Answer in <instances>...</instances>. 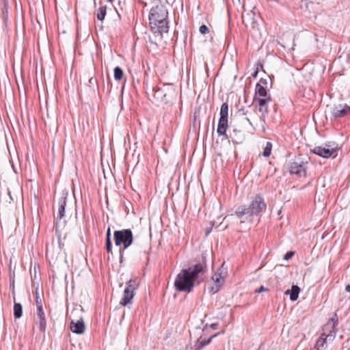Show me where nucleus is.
Instances as JSON below:
<instances>
[{
    "label": "nucleus",
    "instance_id": "obj_1",
    "mask_svg": "<svg viewBox=\"0 0 350 350\" xmlns=\"http://www.w3.org/2000/svg\"><path fill=\"white\" fill-rule=\"evenodd\" d=\"M206 269V259L202 256V261L187 269H182L174 281L176 290L180 292H191L198 275L205 272Z\"/></svg>",
    "mask_w": 350,
    "mask_h": 350
},
{
    "label": "nucleus",
    "instance_id": "obj_2",
    "mask_svg": "<svg viewBox=\"0 0 350 350\" xmlns=\"http://www.w3.org/2000/svg\"><path fill=\"white\" fill-rule=\"evenodd\" d=\"M266 209L267 204L264 198L258 194L252 198L248 206H238L235 211V215L239 219L245 217L247 219L248 217L259 215L265 212Z\"/></svg>",
    "mask_w": 350,
    "mask_h": 350
},
{
    "label": "nucleus",
    "instance_id": "obj_3",
    "mask_svg": "<svg viewBox=\"0 0 350 350\" xmlns=\"http://www.w3.org/2000/svg\"><path fill=\"white\" fill-rule=\"evenodd\" d=\"M147 93L148 95H152L153 102L157 105H163L170 101L175 95V89L172 84H163L161 87H152L151 93Z\"/></svg>",
    "mask_w": 350,
    "mask_h": 350
},
{
    "label": "nucleus",
    "instance_id": "obj_4",
    "mask_svg": "<svg viewBox=\"0 0 350 350\" xmlns=\"http://www.w3.org/2000/svg\"><path fill=\"white\" fill-rule=\"evenodd\" d=\"M114 243L116 246L125 250L133 242V234L131 229L116 230L113 233Z\"/></svg>",
    "mask_w": 350,
    "mask_h": 350
},
{
    "label": "nucleus",
    "instance_id": "obj_5",
    "mask_svg": "<svg viewBox=\"0 0 350 350\" xmlns=\"http://www.w3.org/2000/svg\"><path fill=\"white\" fill-rule=\"evenodd\" d=\"M308 164V158L302 155L296 157L289 163L288 170L291 174H296L300 177L306 176V169Z\"/></svg>",
    "mask_w": 350,
    "mask_h": 350
},
{
    "label": "nucleus",
    "instance_id": "obj_6",
    "mask_svg": "<svg viewBox=\"0 0 350 350\" xmlns=\"http://www.w3.org/2000/svg\"><path fill=\"white\" fill-rule=\"evenodd\" d=\"M149 21L154 42L162 40L163 33H167L169 31L168 20L165 19L160 21L159 19H154Z\"/></svg>",
    "mask_w": 350,
    "mask_h": 350
},
{
    "label": "nucleus",
    "instance_id": "obj_7",
    "mask_svg": "<svg viewBox=\"0 0 350 350\" xmlns=\"http://www.w3.org/2000/svg\"><path fill=\"white\" fill-rule=\"evenodd\" d=\"M224 264L221 266V267L217 270V272L213 274L211 277V280L213 282V285L208 288V292L211 294L217 293L225 281V277L226 275V269L224 268Z\"/></svg>",
    "mask_w": 350,
    "mask_h": 350
},
{
    "label": "nucleus",
    "instance_id": "obj_8",
    "mask_svg": "<svg viewBox=\"0 0 350 350\" xmlns=\"http://www.w3.org/2000/svg\"><path fill=\"white\" fill-rule=\"evenodd\" d=\"M136 278H131L126 283V287L124 291V294L120 304L122 306H127L133 303V299L135 295V291L137 288Z\"/></svg>",
    "mask_w": 350,
    "mask_h": 350
},
{
    "label": "nucleus",
    "instance_id": "obj_9",
    "mask_svg": "<svg viewBox=\"0 0 350 350\" xmlns=\"http://www.w3.org/2000/svg\"><path fill=\"white\" fill-rule=\"evenodd\" d=\"M220 118L218 122L217 133L218 135H225L226 138L228 139L226 135V129L228 127V104L224 103L220 109Z\"/></svg>",
    "mask_w": 350,
    "mask_h": 350
},
{
    "label": "nucleus",
    "instance_id": "obj_10",
    "mask_svg": "<svg viewBox=\"0 0 350 350\" xmlns=\"http://www.w3.org/2000/svg\"><path fill=\"white\" fill-rule=\"evenodd\" d=\"M337 150V145L335 143L329 142L324 146H315L311 152L323 158H329Z\"/></svg>",
    "mask_w": 350,
    "mask_h": 350
},
{
    "label": "nucleus",
    "instance_id": "obj_11",
    "mask_svg": "<svg viewBox=\"0 0 350 350\" xmlns=\"http://www.w3.org/2000/svg\"><path fill=\"white\" fill-rule=\"evenodd\" d=\"M167 10L166 8L161 3L156 4L150 10L149 20H165L167 19Z\"/></svg>",
    "mask_w": 350,
    "mask_h": 350
},
{
    "label": "nucleus",
    "instance_id": "obj_12",
    "mask_svg": "<svg viewBox=\"0 0 350 350\" xmlns=\"http://www.w3.org/2000/svg\"><path fill=\"white\" fill-rule=\"evenodd\" d=\"M271 100V96L265 98H254V101L258 103V109L261 113V118L265 116L269 113L268 104Z\"/></svg>",
    "mask_w": 350,
    "mask_h": 350
},
{
    "label": "nucleus",
    "instance_id": "obj_13",
    "mask_svg": "<svg viewBox=\"0 0 350 350\" xmlns=\"http://www.w3.org/2000/svg\"><path fill=\"white\" fill-rule=\"evenodd\" d=\"M350 113V107L347 104L334 105L332 109V115L334 118H342Z\"/></svg>",
    "mask_w": 350,
    "mask_h": 350
},
{
    "label": "nucleus",
    "instance_id": "obj_14",
    "mask_svg": "<svg viewBox=\"0 0 350 350\" xmlns=\"http://www.w3.org/2000/svg\"><path fill=\"white\" fill-rule=\"evenodd\" d=\"M70 329L75 334H83L85 329L83 317H80L78 319H72L70 322Z\"/></svg>",
    "mask_w": 350,
    "mask_h": 350
},
{
    "label": "nucleus",
    "instance_id": "obj_15",
    "mask_svg": "<svg viewBox=\"0 0 350 350\" xmlns=\"http://www.w3.org/2000/svg\"><path fill=\"white\" fill-rule=\"evenodd\" d=\"M267 82L266 79H261L258 83H256L255 88V97L254 98H265L269 97L270 95H268L266 85Z\"/></svg>",
    "mask_w": 350,
    "mask_h": 350
},
{
    "label": "nucleus",
    "instance_id": "obj_16",
    "mask_svg": "<svg viewBox=\"0 0 350 350\" xmlns=\"http://www.w3.org/2000/svg\"><path fill=\"white\" fill-rule=\"evenodd\" d=\"M36 323L38 325L41 332L44 333L46 327V321L45 314L42 308H39L36 311Z\"/></svg>",
    "mask_w": 350,
    "mask_h": 350
},
{
    "label": "nucleus",
    "instance_id": "obj_17",
    "mask_svg": "<svg viewBox=\"0 0 350 350\" xmlns=\"http://www.w3.org/2000/svg\"><path fill=\"white\" fill-rule=\"evenodd\" d=\"M66 198V196L63 193L57 200V218L59 219H61L64 217Z\"/></svg>",
    "mask_w": 350,
    "mask_h": 350
},
{
    "label": "nucleus",
    "instance_id": "obj_18",
    "mask_svg": "<svg viewBox=\"0 0 350 350\" xmlns=\"http://www.w3.org/2000/svg\"><path fill=\"white\" fill-rule=\"evenodd\" d=\"M221 333H224V331H222ZM221 332H218L206 340H202V337H200L196 342L194 345V350H202L205 346L211 343L213 338L219 336Z\"/></svg>",
    "mask_w": 350,
    "mask_h": 350
},
{
    "label": "nucleus",
    "instance_id": "obj_19",
    "mask_svg": "<svg viewBox=\"0 0 350 350\" xmlns=\"http://www.w3.org/2000/svg\"><path fill=\"white\" fill-rule=\"evenodd\" d=\"M329 335H326L325 333H323L321 336L317 339L314 349H317L318 350H325L327 345H326V340L327 338Z\"/></svg>",
    "mask_w": 350,
    "mask_h": 350
},
{
    "label": "nucleus",
    "instance_id": "obj_20",
    "mask_svg": "<svg viewBox=\"0 0 350 350\" xmlns=\"http://www.w3.org/2000/svg\"><path fill=\"white\" fill-rule=\"evenodd\" d=\"M300 292V288L297 285H293L291 290H287L285 294L290 295V299L291 301H296L298 299Z\"/></svg>",
    "mask_w": 350,
    "mask_h": 350
},
{
    "label": "nucleus",
    "instance_id": "obj_21",
    "mask_svg": "<svg viewBox=\"0 0 350 350\" xmlns=\"http://www.w3.org/2000/svg\"><path fill=\"white\" fill-rule=\"evenodd\" d=\"M107 14V7L105 5H101L96 10V17L99 21H103Z\"/></svg>",
    "mask_w": 350,
    "mask_h": 350
},
{
    "label": "nucleus",
    "instance_id": "obj_22",
    "mask_svg": "<svg viewBox=\"0 0 350 350\" xmlns=\"http://www.w3.org/2000/svg\"><path fill=\"white\" fill-rule=\"evenodd\" d=\"M23 315V307L19 303L14 302V316L16 319H19Z\"/></svg>",
    "mask_w": 350,
    "mask_h": 350
},
{
    "label": "nucleus",
    "instance_id": "obj_23",
    "mask_svg": "<svg viewBox=\"0 0 350 350\" xmlns=\"http://www.w3.org/2000/svg\"><path fill=\"white\" fill-rule=\"evenodd\" d=\"M106 250L107 252H111L112 245L111 241V229L108 228L106 233Z\"/></svg>",
    "mask_w": 350,
    "mask_h": 350
},
{
    "label": "nucleus",
    "instance_id": "obj_24",
    "mask_svg": "<svg viewBox=\"0 0 350 350\" xmlns=\"http://www.w3.org/2000/svg\"><path fill=\"white\" fill-rule=\"evenodd\" d=\"M123 70L119 66H116L114 68V79L117 81L122 79L123 77Z\"/></svg>",
    "mask_w": 350,
    "mask_h": 350
},
{
    "label": "nucleus",
    "instance_id": "obj_25",
    "mask_svg": "<svg viewBox=\"0 0 350 350\" xmlns=\"http://www.w3.org/2000/svg\"><path fill=\"white\" fill-rule=\"evenodd\" d=\"M271 149H272V144L269 142H267L266 143L265 147L264 148V150L262 152L263 156L265 157H269L271 154Z\"/></svg>",
    "mask_w": 350,
    "mask_h": 350
},
{
    "label": "nucleus",
    "instance_id": "obj_26",
    "mask_svg": "<svg viewBox=\"0 0 350 350\" xmlns=\"http://www.w3.org/2000/svg\"><path fill=\"white\" fill-rule=\"evenodd\" d=\"M338 324V319L336 314H334V317L331 318L327 324V327H331L333 329H334L335 326Z\"/></svg>",
    "mask_w": 350,
    "mask_h": 350
},
{
    "label": "nucleus",
    "instance_id": "obj_27",
    "mask_svg": "<svg viewBox=\"0 0 350 350\" xmlns=\"http://www.w3.org/2000/svg\"><path fill=\"white\" fill-rule=\"evenodd\" d=\"M111 12L113 14V20L114 21H119L120 20V14L118 12L117 10L114 8L113 10L109 9V12Z\"/></svg>",
    "mask_w": 350,
    "mask_h": 350
},
{
    "label": "nucleus",
    "instance_id": "obj_28",
    "mask_svg": "<svg viewBox=\"0 0 350 350\" xmlns=\"http://www.w3.org/2000/svg\"><path fill=\"white\" fill-rule=\"evenodd\" d=\"M199 31L202 34H205L208 32V29L206 25H202L200 27Z\"/></svg>",
    "mask_w": 350,
    "mask_h": 350
},
{
    "label": "nucleus",
    "instance_id": "obj_29",
    "mask_svg": "<svg viewBox=\"0 0 350 350\" xmlns=\"http://www.w3.org/2000/svg\"><path fill=\"white\" fill-rule=\"evenodd\" d=\"M9 279L10 281H15V272L12 270V267L10 265V273H9Z\"/></svg>",
    "mask_w": 350,
    "mask_h": 350
},
{
    "label": "nucleus",
    "instance_id": "obj_30",
    "mask_svg": "<svg viewBox=\"0 0 350 350\" xmlns=\"http://www.w3.org/2000/svg\"><path fill=\"white\" fill-rule=\"evenodd\" d=\"M294 252H288L284 256V259L287 260H289L290 258H291L293 257V256L294 255Z\"/></svg>",
    "mask_w": 350,
    "mask_h": 350
},
{
    "label": "nucleus",
    "instance_id": "obj_31",
    "mask_svg": "<svg viewBox=\"0 0 350 350\" xmlns=\"http://www.w3.org/2000/svg\"><path fill=\"white\" fill-rule=\"evenodd\" d=\"M36 303L37 310L39 309L40 306V308H42V300L40 299V297L38 296L36 297Z\"/></svg>",
    "mask_w": 350,
    "mask_h": 350
},
{
    "label": "nucleus",
    "instance_id": "obj_32",
    "mask_svg": "<svg viewBox=\"0 0 350 350\" xmlns=\"http://www.w3.org/2000/svg\"><path fill=\"white\" fill-rule=\"evenodd\" d=\"M268 289L267 288H265V286H261L258 289H256L255 290V293H260L262 292H264V291H267Z\"/></svg>",
    "mask_w": 350,
    "mask_h": 350
},
{
    "label": "nucleus",
    "instance_id": "obj_33",
    "mask_svg": "<svg viewBox=\"0 0 350 350\" xmlns=\"http://www.w3.org/2000/svg\"><path fill=\"white\" fill-rule=\"evenodd\" d=\"M124 250H122V249L119 250V254H120V262H122L123 260V255H124Z\"/></svg>",
    "mask_w": 350,
    "mask_h": 350
},
{
    "label": "nucleus",
    "instance_id": "obj_34",
    "mask_svg": "<svg viewBox=\"0 0 350 350\" xmlns=\"http://www.w3.org/2000/svg\"><path fill=\"white\" fill-rule=\"evenodd\" d=\"M14 282L15 281H10V288L12 290V293L14 291Z\"/></svg>",
    "mask_w": 350,
    "mask_h": 350
},
{
    "label": "nucleus",
    "instance_id": "obj_35",
    "mask_svg": "<svg viewBox=\"0 0 350 350\" xmlns=\"http://www.w3.org/2000/svg\"><path fill=\"white\" fill-rule=\"evenodd\" d=\"M218 326H219V324L217 323H211V327L213 329H217L218 328Z\"/></svg>",
    "mask_w": 350,
    "mask_h": 350
},
{
    "label": "nucleus",
    "instance_id": "obj_36",
    "mask_svg": "<svg viewBox=\"0 0 350 350\" xmlns=\"http://www.w3.org/2000/svg\"><path fill=\"white\" fill-rule=\"evenodd\" d=\"M3 4L5 9H8V0H3Z\"/></svg>",
    "mask_w": 350,
    "mask_h": 350
},
{
    "label": "nucleus",
    "instance_id": "obj_37",
    "mask_svg": "<svg viewBox=\"0 0 350 350\" xmlns=\"http://www.w3.org/2000/svg\"><path fill=\"white\" fill-rule=\"evenodd\" d=\"M345 289L347 292L350 293V284L347 285Z\"/></svg>",
    "mask_w": 350,
    "mask_h": 350
},
{
    "label": "nucleus",
    "instance_id": "obj_38",
    "mask_svg": "<svg viewBox=\"0 0 350 350\" xmlns=\"http://www.w3.org/2000/svg\"><path fill=\"white\" fill-rule=\"evenodd\" d=\"M8 195H9V196H10V200H14V199H13V198H12V195H11V192H10L9 190H8Z\"/></svg>",
    "mask_w": 350,
    "mask_h": 350
},
{
    "label": "nucleus",
    "instance_id": "obj_39",
    "mask_svg": "<svg viewBox=\"0 0 350 350\" xmlns=\"http://www.w3.org/2000/svg\"><path fill=\"white\" fill-rule=\"evenodd\" d=\"M257 74H258V70H256L254 72V73L252 75V76H253L254 77H256L257 76Z\"/></svg>",
    "mask_w": 350,
    "mask_h": 350
},
{
    "label": "nucleus",
    "instance_id": "obj_40",
    "mask_svg": "<svg viewBox=\"0 0 350 350\" xmlns=\"http://www.w3.org/2000/svg\"><path fill=\"white\" fill-rule=\"evenodd\" d=\"M75 312H76V311H72V312H71V315H72V316H73V315L75 314Z\"/></svg>",
    "mask_w": 350,
    "mask_h": 350
},
{
    "label": "nucleus",
    "instance_id": "obj_41",
    "mask_svg": "<svg viewBox=\"0 0 350 350\" xmlns=\"http://www.w3.org/2000/svg\"><path fill=\"white\" fill-rule=\"evenodd\" d=\"M113 0H107L108 2L111 3Z\"/></svg>",
    "mask_w": 350,
    "mask_h": 350
},
{
    "label": "nucleus",
    "instance_id": "obj_42",
    "mask_svg": "<svg viewBox=\"0 0 350 350\" xmlns=\"http://www.w3.org/2000/svg\"><path fill=\"white\" fill-rule=\"evenodd\" d=\"M92 82V78L90 79V83Z\"/></svg>",
    "mask_w": 350,
    "mask_h": 350
},
{
    "label": "nucleus",
    "instance_id": "obj_43",
    "mask_svg": "<svg viewBox=\"0 0 350 350\" xmlns=\"http://www.w3.org/2000/svg\"><path fill=\"white\" fill-rule=\"evenodd\" d=\"M311 350H318V349L314 348L313 349H311Z\"/></svg>",
    "mask_w": 350,
    "mask_h": 350
}]
</instances>
